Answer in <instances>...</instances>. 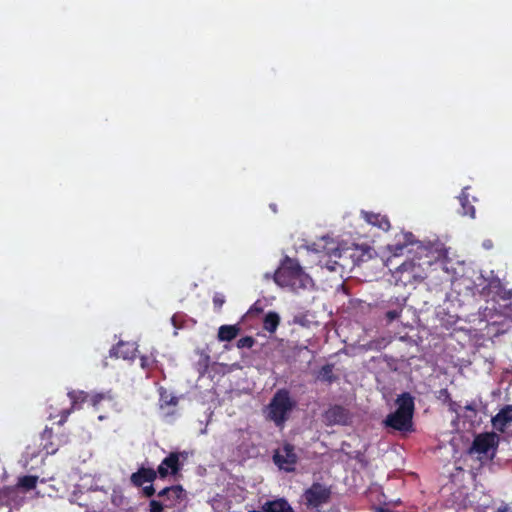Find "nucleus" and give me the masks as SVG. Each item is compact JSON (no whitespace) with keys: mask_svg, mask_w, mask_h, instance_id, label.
I'll list each match as a JSON object with an SVG mask.
<instances>
[{"mask_svg":"<svg viewBox=\"0 0 512 512\" xmlns=\"http://www.w3.org/2000/svg\"><path fill=\"white\" fill-rule=\"evenodd\" d=\"M464 408H465V410L471 411L474 414L476 413V405H475V403H469V404L465 405Z\"/></svg>","mask_w":512,"mask_h":512,"instance_id":"36","label":"nucleus"},{"mask_svg":"<svg viewBox=\"0 0 512 512\" xmlns=\"http://www.w3.org/2000/svg\"><path fill=\"white\" fill-rule=\"evenodd\" d=\"M162 505L157 501L150 502V512H162Z\"/></svg>","mask_w":512,"mask_h":512,"instance_id":"32","label":"nucleus"},{"mask_svg":"<svg viewBox=\"0 0 512 512\" xmlns=\"http://www.w3.org/2000/svg\"><path fill=\"white\" fill-rule=\"evenodd\" d=\"M374 512H391V511L387 508L377 506V507H374Z\"/></svg>","mask_w":512,"mask_h":512,"instance_id":"39","label":"nucleus"},{"mask_svg":"<svg viewBox=\"0 0 512 512\" xmlns=\"http://www.w3.org/2000/svg\"><path fill=\"white\" fill-rule=\"evenodd\" d=\"M509 510V507L507 504H502L501 506H499L497 508V511L496 512H508Z\"/></svg>","mask_w":512,"mask_h":512,"instance_id":"38","label":"nucleus"},{"mask_svg":"<svg viewBox=\"0 0 512 512\" xmlns=\"http://www.w3.org/2000/svg\"><path fill=\"white\" fill-rule=\"evenodd\" d=\"M266 512H294L291 505L284 498H279L265 503Z\"/></svg>","mask_w":512,"mask_h":512,"instance_id":"17","label":"nucleus"},{"mask_svg":"<svg viewBox=\"0 0 512 512\" xmlns=\"http://www.w3.org/2000/svg\"><path fill=\"white\" fill-rule=\"evenodd\" d=\"M332 491L331 488L314 482L309 488L303 493L305 505L311 509H318L319 507L329 503L331 499Z\"/></svg>","mask_w":512,"mask_h":512,"instance_id":"6","label":"nucleus"},{"mask_svg":"<svg viewBox=\"0 0 512 512\" xmlns=\"http://www.w3.org/2000/svg\"><path fill=\"white\" fill-rule=\"evenodd\" d=\"M496 435L493 433H483L475 437L471 450L478 454H486L490 449L496 446Z\"/></svg>","mask_w":512,"mask_h":512,"instance_id":"10","label":"nucleus"},{"mask_svg":"<svg viewBox=\"0 0 512 512\" xmlns=\"http://www.w3.org/2000/svg\"><path fill=\"white\" fill-rule=\"evenodd\" d=\"M446 404L448 405V409L450 412L458 414L460 405L457 402L453 401L451 398L450 401H448Z\"/></svg>","mask_w":512,"mask_h":512,"instance_id":"29","label":"nucleus"},{"mask_svg":"<svg viewBox=\"0 0 512 512\" xmlns=\"http://www.w3.org/2000/svg\"><path fill=\"white\" fill-rule=\"evenodd\" d=\"M249 512H266L265 511V504L262 506V511H257V510H251Z\"/></svg>","mask_w":512,"mask_h":512,"instance_id":"43","label":"nucleus"},{"mask_svg":"<svg viewBox=\"0 0 512 512\" xmlns=\"http://www.w3.org/2000/svg\"><path fill=\"white\" fill-rule=\"evenodd\" d=\"M413 243L414 235L411 232H401L396 235L395 243L387 245V249L393 256H400L404 248Z\"/></svg>","mask_w":512,"mask_h":512,"instance_id":"11","label":"nucleus"},{"mask_svg":"<svg viewBox=\"0 0 512 512\" xmlns=\"http://www.w3.org/2000/svg\"><path fill=\"white\" fill-rule=\"evenodd\" d=\"M183 318H184V316L180 315V314L173 315V317L171 318V322H172L173 326L175 328L184 327V325L182 324L183 323Z\"/></svg>","mask_w":512,"mask_h":512,"instance_id":"27","label":"nucleus"},{"mask_svg":"<svg viewBox=\"0 0 512 512\" xmlns=\"http://www.w3.org/2000/svg\"><path fill=\"white\" fill-rule=\"evenodd\" d=\"M213 302H214L215 308L217 310H220L222 303H223V300L220 298V296H215Z\"/></svg>","mask_w":512,"mask_h":512,"instance_id":"33","label":"nucleus"},{"mask_svg":"<svg viewBox=\"0 0 512 512\" xmlns=\"http://www.w3.org/2000/svg\"><path fill=\"white\" fill-rule=\"evenodd\" d=\"M54 452H55V450H51V451H50V450L47 448V453H54Z\"/></svg>","mask_w":512,"mask_h":512,"instance_id":"45","label":"nucleus"},{"mask_svg":"<svg viewBox=\"0 0 512 512\" xmlns=\"http://www.w3.org/2000/svg\"><path fill=\"white\" fill-rule=\"evenodd\" d=\"M68 397L71 401V409L63 410L61 412V419L59 420V424H63L67 420L71 411L74 409H79L81 405L86 401H89L90 404L97 410L102 408L103 404H105V406L110 409H115L117 405L111 391L89 395L88 393L81 390H73L68 392Z\"/></svg>","mask_w":512,"mask_h":512,"instance_id":"2","label":"nucleus"},{"mask_svg":"<svg viewBox=\"0 0 512 512\" xmlns=\"http://www.w3.org/2000/svg\"><path fill=\"white\" fill-rule=\"evenodd\" d=\"M433 263L431 258L418 253L410 260L403 262L396 270L398 280L404 285L419 283L426 278V268Z\"/></svg>","mask_w":512,"mask_h":512,"instance_id":"4","label":"nucleus"},{"mask_svg":"<svg viewBox=\"0 0 512 512\" xmlns=\"http://www.w3.org/2000/svg\"><path fill=\"white\" fill-rule=\"evenodd\" d=\"M482 246L483 248H485L486 250H490L493 248L494 244H493V241L490 240V239H486L483 241L482 243Z\"/></svg>","mask_w":512,"mask_h":512,"instance_id":"34","label":"nucleus"},{"mask_svg":"<svg viewBox=\"0 0 512 512\" xmlns=\"http://www.w3.org/2000/svg\"><path fill=\"white\" fill-rule=\"evenodd\" d=\"M90 480V477L89 476H85L82 478V483L77 485V489H79L80 492H82L83 490H90L92 489V487H88L87 484H88V481Z\"/></svg>","mask_w":512,"mask_h":512,"instance_id":"30","label":"nucleus"},{"mask_svg":"<svg viewBox=\"0 0 512 512\" xmlns=\"http://www.w3.org/2000/svg\"><path fill=\"white\" fill-rule=\"evenodd\" d=\"M273 461L280 469H284L287 472L293 471L294 465L297 462L294 447L291 444H285L282 449L275 451Z\"/></svg>","mask_w":512,"mask_h":512,"instance_id":"7","label":"nucleus"},{"mask_svg":"<svg viewBox=\"0 0 512 512\" xmlns=\"http://www.w3.org/2000/svg\"><path fill=\"white\" fill-rule=\"evenodd\" d=\"M255 344V339L252 336H244L237 341V347L240 349L251 348Z\"/></svg>","mask_w":512,"mask_h":512,"instance_id":"24","label":"nucleus"},{"mask_svg":"<svg viewBox=\"0 0 512 512\" xmlns=\"http://www.w3.org/2000/svg\"><path fill=\"white\" fill-rule=\"evenodd\" d=\"M363 217L369 224L378 227L383 231H387L390 228V221L386 215L373 212H364Z\"/></svg>","mask_w":512,"mask_h":512,"instance_id":"15","label":"nucleus"},{"mask_svg":"<svg viewBox=\"0 0 512 512\" xmlns=\"http://www.w3.org/2000/svg\"><path fill=\"white\" fill-rule=\"evenodd\" d=\"M404 306L405 299H390L387 304L388 310L385 312L386 323L390 324L396 319H398L403 312Z\"/></svg>","mask_w":512,"mask_h":512,"instance_id":"14","label":"nucleus"},{"mask_svg":"<svg viewBox=\"0 0 512 512\" xmlns=\"http://www.w3.org/2000/svg\"><path fill=\"white\" fill-rule=\"evenodd\" d=\"M437 398L439 400H442L444 403H447L448 401H450L451 395L447 388H443L438 391Z\"/></svg>","mask_w":512,"mask_h":512,"instance_id":"26","label":"nucleus"},{"mask_svg":"<svg viewBox=\"0 0 512 512\" xmlns=\"http://www.w3.org/2000/svg\"><path fill=\"white\" fill-rule=\"evenodd\" d=\"M492 426L500 432H504L506 427L512 423V405L504 406L495 416L492 417Z\"/></svg>","mask_w":512,"mask_h":512,"instance_id":"12","label":"nucleus"},{"mask_svg":"<svg viewBox=\"0 0 512 512\" xmlns=\"http://www.w3.org/2000/svg\"><path fill=\"white\" fill-rule=\"evenodd\" d=\"M295 405L296 403L291 398L290 392L284 388L279 389L275 392L267 406L266 417L277 427L283 428Z\"/></svg>","mask_w":512,"mask_h":512,"instance_id":"3","label":"nucleus"},{"mask_svg":"<svg viewBox=\"0 0 512 512\" xmlns=\"http://www.w3.org/2000/svg\"><path fill=\"white\" fill-rule=\"evenodd\" d=\"M270 207L272 208V210H273L274 212H276V206H275V205L271 204V205H270Z\"/></svg>","mask_w":512,"mask_h":512,"instance_id":"44","label":"nucleus"},{"mask_svg":"<svg viewBox=\"0 0 512 512\" xmlns=\"http://www.w3.org/2000/svg\"><path fill=\"white\" fill-rule=\"evenodd\" d=\"M38 481L37 476H24L21 477L17 484V489L23 488L25 490H30L36 487Z\"/></svg>","mask_w":512,"mask_h":512,"instance_id":"22","label":"nucleus"},{"mask_svg":"<svg viewBox=\"0 0 512 512\" xmlns=\"http://www.w3.org/2000/svg\"><path fill=\"white\" fill-rule=\"evenodd\" d=\"M218 338L220 341L224 340V325L220 326L218 329Z\"/></svg>","mask_w":512,"mask_h":512,"instance_id":"37","label":"nucleus"},{"mask_svg":"<svg viewBox=\"0 0 512 512\" xmlns=\"http://www.w3.org/2000/svg\"><path fill=\"white\" fill-rule=\"evenodd\" d=\"M182 492V489L180 487H171V488H164L160 493L159 495H164L166 493H173L177 496H179V494Z\"/></svg>","mask_w":512,"mask_h":512,"instance_id":"28","label":"nucleus"},{"mask_svg":"<svg viewBox=\"0 0 512 512\" xmlns=\"http://www.w3.org/2000/svg\"><path fill=\"white\" fill-rule=\"evenodd\" d=\"M459 201L462 207V215L474 218L475 207L469 202V194L467 192V188L462 190L461 194L459 195Z\"/></svg>","mask_w":512,"mask_h":512,"instance_id":"21","label":"nucleus"},{"mask_svg":"<svg viewBox=\"0 0 512 512\" xmlns=\"http://www.w3.org/2000/svg\"><path fill=\"white\" fill-rule=\"evenodd\" d=\"M238 329L234 325H226V342L233 340L237 335Z\"/></svg>","mask_w":512,"mask_h":512,"instance_id":"25","label":"nucleus"},{"mask_svg":"<svg viewBox=\"0 0 512 512\" xmlns=\"http://www.w3.org/2000/svg\"><path fill=\"white\" fill-rule=\"evenodd\" d=\"M156 477V472L153 469L142 468L138 472L133 473L131 481L136 486H143L145 483H151Z\"/></svg>","mask_w":512,"mask_h":512,"instance_id":"16","label":"nucleus"},{"mask_svg":"<svg viewBox=\"0 0 512 512\" xmlns=\"http://www.w3.org/2000/svg\"><path fill=\"white\" fill-rule=\"evenodd\" d=\"M334 365L331 363L323 365L317 374V380L326 383H333L337 380V376L333 372Z\"/></svg>","mask_w":512,"mask_h":512,"instance_id":"20","label":"nucleus"},{"mask_svg":"<svg viewBox=\"0 0 512 512\" xmlns=\"http://www.w3.org/2000/svg\"><path fill=\"white\" fill-rule=\"evenodd\" d=\"M141 366H142L143 368H145V367L147 366V360H146V358H145V357H142V358H141Z\"/></svg>","mask_w":512,"mask_h":512,"instance_id":"40","label":"nucleus"},{"mask_svg":"<svg viewBox=\"0 0 512 512\" xmlns=\"http://www.w3.org/2000/svg\"><path fill=\"white\" fill-rule=\"evenodd\" d=\"M137 346L132 342H119L118 345L110 350V355L122 358L124 360L134 359Z\"/></svg>","mask_w":512,"mask_h":512,"instance_id":"13","label":"nucleus"},{"mask_svg":"<svg viewBox=\"0 0 512 512\" xmlns=\"http://www.w3.org/2000/svg\"><path fill=\"white\" fill-rule=\"evenodd\" d=\"M397 402L396 411L386 417L385 424L397 431H409L412 427L414 398L409 393H403Z\"/></svg>","mask_w":512,"mask_h":512,"instance_id":"5","label":"nucleus"},{"mask_svg":"<svg viewBox=\"0 0 512 512\" xmlns=\"http://www.w3.org/2000/svg\"><path fill=\"white\" fill-rule=\"evenodd\" d=\"M274 281L281 287L296 290L306 288L312 282V279L304 272L297 260L285 257L274 273Z\"/></svg>","mask_w":512,"mask_h":512,"instance_id":"1","label":"nucleus"},{"mask_svg":"<svg viewBox=\"0 0 512 512\" xmlns=\"http://www.w3.org/2000/svg\"><path fill=\"white\" fill-rule=\"evenodd\" d=\"M143 490L147 496H152L154 494V488L152 485L145 486Z\"/></svg>","mask_w":512,"mask_h":512,"instance_id":"35","label":"nucleus"},{"mask_svg":"<svg viewBox=\"0 0 512 512\" xmlns=\"http://www.w3.org/2000/svg\"><path fill=\"white\" fill-rule=\"evenodd\" d=\"M280 324V316L277 312L270 311L263 320V329L269 333H274Z\"/></svg>","mask_w":512,"mask_h":512,"instance_id":"19","label":"nucleus"},{"mask_svg":"<svg viewBox=\"0 0 512 512\" xmlns=\"http://www.w3.org/2000/svg\"><path fill=\"white\" fill-rule=\"evenodd\" d=\"M327 425H348L351 421L350 411L342 405L330 406L323 414Z\"/></svg>","mask_w":512,"mask_h":512,"instance_id":"8","label":"nucleus"},{"mask_svg":"<svg viewBox=\"0 0 512 512\" xmlns=\"http://www.w3.org/2000/svg\"><path fill=\"white\" fill-rule=\"evenodd\" d=\"M219 504V501L217 499H213L211 502V505L214 509H216L217 505Z\"/></svg>","mask_w":512,"mask_h":512,"instance_id":"41","label":"nucleus"},{"mask_svg":"<svg viewBox=\"0 0 512 512\" xmlns=\"http://www.w3.org/2000/svg\"><path fill=\"white\" fill-rule=\"evenodd\" d=\"M263 311V307L262 305L260 304V301H256L250 308L249 312L250 313H256V314H259Z\"/></svg>","mask_w":512,"mask_h":512,"instance_id":"31","label":"nucleus"},{"mask_svg":"<svg viewBox=\"0 0 512 512\" xmlns=\"http://www.w3.org/2000/svg\"><path fill=\"white\" fill-rule=\"evenodd\" d=\"M187 457L186 452L169 454L158 467L159 476L165 478L168 475H175L180 469V459L186 460Z\"/></svg>","mask_w":512,"mask_h":512,"instance_id":"9","label":"nucleus"},{"mask_svg":"<svg viewBox=\"0 0 512 512\" xmlns=\"http://www.w3.org/2000/svg\"><path fill=\"white\" fill-rule=\"evenodd\" d=\"M178 399L164 391L162 388L160 389V406H176Z\"/></svg>","mask_w":512,"mask_h":512,"instance_id":"23","label":"nucleus"},{"mask_svg":"<svg viewBox=\"0 0 512 512\" xmlns=\"http://www.w3.org/2000/svg\"><path fill=\"white\" fill-rule=\"evenodd\" d=\"M75 496H76V492H74V493H73V495H72V497L70 498V501H71V502H76V498H75Z\"/></svg>","mask_w":512,"mask_h":512,"instance_id":"42","label":"nucleus"},{"mask_svg":"<svg viewBox=\"0 0 512 512\" xmlns=\"http://www.w3.org/2000/svg\"><path fill=\"white\" fill-rule=\"evenodd\" d=\"M18 489L13 487H6L0 489V506L2 505H19L20 501L17 498Z\"/></svg>","mask_w":512,"mask_h":512,"instance_id":"18","label":"nucleus"}]
</instances>
